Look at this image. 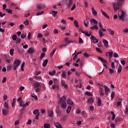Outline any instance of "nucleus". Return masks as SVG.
<instances>
[{"mask_svg": "<svg viewBox=\"0 0 128 128\" xmlns=\"http://www.w3.org/2000/svg\"><path fill=\"white\" fill-rule=\"evenodd\" d=\"M20 64H22V61L20 60H16L13 64V70H16L20 66Z\"/></svg>", "mask_w": 128, "mask_h": 128, "instance_id": "1", "label": "nucleus"}, {"mask_svg": "<svg viewBox=\"0 0 128 128\" xmlns=\"http://www.w3.org/2000/svg\"><path fill=\"white\" fill-rule=\"evenodd\" d=\"M66 98L65 96H63L61 98H60V102H62L61 106L62 108H66Z\"/></svg>", "mask_w": 128, "mask_h": 128, "instance_id": "2", "label": "nucleus"}, {"mask_svg": "<svg viewBox=\"0 0 128 128\" xmlns=\"http://www.w3.org/2000/svg\"><path fill=\"white\" fill-rule=\"evenodd\" d=\"M114 10H118L120 8V4L118 2L112 4Z\"/></svg>", "mask_w": 128, "mask_h": 128, "instance_id": "3", "label": "nucleus"}, {"mask_svg": "<svg viewBox=\"0 0 128 128\" xmlns=\"http://www.w3.org/2000/svg\"><path fill=\"white\" fill-rule=\"evenodd\" d=\"M118 16L120 18V20H124V10H120L118 12Z\"/></svg>", "mask_w": 128, "mask_h": 128, "instance_id": "4", "label": "nucleus"}, {"mask_svg": "<svg viewBox=\"0 0 128 128\" xmlns=\"http://www.w3.org/2000/svg\"><path fill=\"white\" fill-rule=\"evenodd\" d=\"M34 114H36V120H38V116H40V110H35L33 112Z\"/></svg>", "mask_w": 128, "mask_h": 128, "instance_id": "5", "label": "nucleus"}, {"mask_svg": "<svg viewBox=\"0 0 128 128\" xmlns=\"http://www.w3.org/2000/svg\"><path fill=\"white\" fill-rule=\"evenodd\" d=\"M54 125L56 128H62V125L58 122H54Z\"/></svg>", "mask_w": 128, "mask_h": 128, "instance_id": "6", "label": "nucleus"}, {"mask_svg": "<svg viewBox=\"0 0 128 128\" xmlns=\"http://www.w3.org/2000/svg\"><path fill=\"white\" fill-rule=\"evenodd\" d=\"M91 36H92L91 40H92V42H94V44H98V40L96 39L92 35Z\"/></svg>", "mask_w": 128, "mask_h": 128, "instance_id": "7", "label": "nucleus"}, {"mask_svg": "<svg viewBox=\"0 0 128 128\" xmlns=\"http://www.w3.org/2000/svg\"><path fill=\"white\" fill-rule=\"evenodd\" d=\"M61 86L64 88H68V84H66V81L62 80L61 81Z\"/></svg>", "mask_w": 128, "mask_h": 128, "instance_id": "8", "label": "nucleus"}, {"mask_svg": "<svg viewBox=\"0 0 128 128\" xmlns=\"http://www.w3.org/2000/svg\"><path fill=\"white\" fill-rule=\"evenodd\" d=\"M102 42L104 44V46H106V48H108V40H106V39H104L102 40Z\"/></svg>", "mask_w": 128, "mask_h": 128, "instance_id": "9", "label": "nucleus"}, {"mask_svg": "<svg viewBox=\"0 0 128 128\" xmlns=\"http://www.w3.org/2000/svg\"><path fill=\"white\" fill-rule=\"evenodd\" d=\"M44 8H46V6H44V4H40L38 6V10H44Z\"/></svg>", "mask_w": 128, "mask_h": 128, "instance_id": "10", "label": "nucleus"}, {"mask_svg": "<svg viewBox=\"0 0 128 128\" xmlns=\"http://www.w3.org/2000/svg\"><path fill=\"white\" fill-rule=\"evenodd\" d=\"M65 42H66V44H72V42H74L69 40L68 38H66L64 39Z\"/></svg>", "mask_w": 128, "mask_h": 128, "instance_id": "11", "label": "nucleus"}, {"mask_svg": "<svg viewBox=\"0 0 128 128\" xmlns=\"http://www.w3.org/2000/svg\"><path fill=\"white\" fill-rule=\"evenodd\" d=\"M104 90H105V93L108 94L110 92V90L108 88L107 86H104Z\"/></svg>", "mask_w": 128, "mask_h": 128, "instance_id": "12", "label": "nucleus"}, {"mask_svg": "<svg viewBox=\"0 0 128 128\" xmlns=\"http://www.w3.org/2000/svg\"><path fill=\"white\" fill-rule=\"evenodd\" d=\"M101 12L102 14H103V16H105V18H106L108 19L110 18V16H108V14H106V12H104L102 10H101Z\"/></svg>", "mask_w": 128, "mask_h": 128, "instance_id": "13", "label": "nucleus"}, {"mask_svg": "<svg viewBox=\"0 0 128 128\" xmlns=\"http://www.w3.org/2000/svg\"><path fill=\"white\" fill-rule=\"evenodd\" d=\"M54 114V112L52 110L48 111V118H52V115Z\"/></svg>", "mask_w": 128, "mask_h": 128, "instance_id": "14", "label": "nucleus"}, {"mask_svg": "<svg viewBox=\"0 0 128 128\" xmlns=\"http://www.w3.org/2000/svg\"><path fill=\"white\" fill-rule=\"evenodd\" d=\"M2 113L4 116H6L8 114V110L6 109H4L2 110Z\"/></svg>", "mask_w": 128, "mask_h": 128, "instance_id": "15", "label": "nucleus"}, {"mask_svg": "<svg viewBox=\"0 0 128 128\" xmlns=\"http://www.w3.org/2000/svg\"><path fill=\"white\" fill-rule=\"evenodd\" d=\"M92 14L93 16H98V12L94 10V8H92Z\"/></svg>", "mask_w": 128, "mask_h": 128, "instance_id": "16", "label": "nucleus"}, {"mask_svg": "<svg viewBox=\"0 0 128 128\" xmlns=\"http://www.w3.org/2000/svg\"><path fill=\"white\" fill-rule=\"evenodd\" d=\"M52 88L53 90H60V85L58 84H54L52 86Z\"/></svg>", "mask_w": 128, "mask_h": 128, "instance_id": "17", "label": "nucleus"}, {"mask_svg": "<svg viewBox=\"0 0 128 128\" xmlns=\"http://www.w3.org/2000/svg\"><path fill=\"white\" fill-rule=\"evenodd\" d=\"M98 60H101V62H103V64H107V62H108V61H106V60L103 59L101 57H98Z\"/></svg>", "mask_w": 128, "mask_h": 128, "instance_id": "18", "label": "nucleus"}, {"mask_svg": "<svg viewBox=\"0 0 128 128\" xmlns=\"http://www.w3.org/2000/svg\"><path fill=\"white\" fill-rule=\"evenodd\" d=\"M90 29L92 30H98V26L94 24L93 25V26H91L90 27Z\"/></svg>", "mask_w": 128, "mask_h": 128, "instance_id": "19", "label": "nucleus"}, {"mask_svg": "<svg viewBox=\"0 0 128 128\" xmlns=\"http://www.w3.org/2000/svg\"><path fill=\"white\" fill-rule=\"evenodd\" d=\"M81 32H82V34H84L85 36H90V34H91V32L88 33L86 32H84L82 30L81 31Z\"/></svg>", "mask_w": 128, "mask_h": 128, "instance_id": "20", "label": "nucleus"}, {"mask_svg": "<svg viewBox=\"0 0 128 128\" xmlns=\"http://www.w3.org/2000/svg\"><path fill=\"white\" fill-rule=\"evenodd\" d=\"M87 102H88V104H93L94 103V98H89Z\"/></svg>", "mask_w": 128, "mask_h": 128, "instance_id": "21", "label": "nucleus"}, {"mask_svg": "<svg viewBox=\"0 0 128 128\" xmlns=\"http://www.w3.org/2000/svg\"><path fill=\"white\" fill-rule=\"evenodd\" d=\"M48 60H44V62H42V66H44V68H46V64H48Z\"/></svg>", "mask_w": 128, "mask_h": 128, "instance_id": "22", "label": "nucleus"}, {"mask_svg": "<svg viewBox=\"0 0 128 128\" xmlns=\"http://www.w3.org/2000/svg\"><path fill=\"white\" fill-rule=\"evenodd\" d=\"M90 22H92L94 24H98V20H96L94 18H92L90 20Z\"/></svg>", "mask_w": 128, "mask_h": 128, "instance_id": "23", "label": "nucleus"}, {"mask_svg": "<svg viewBox=\"0 0 128 128\" xmlns=\"http://www.w3.org/2000/svg\"><path fill=\"white\" fill-rule=\"evenodd\" d=\"M67 104H70L71 106H72L74 104V102H72V101L70 99H68L67 100Z\"/></svg>", "mask_w": 128, "mask_h": 128, "instance_id": "24", "label": "nucleus"}, {"mask_svg": "<svg viewBox=\"0 0 128 128\" xmlns=\"http://www.w3.org/2000/svg\"><path fill=\"white\" fill-rule=\"evenodd\" d=\"M16 98H13V102L12 104V108H14V106H16Z\"/></svg>", "mask_w": 128, "mask_h": 128, "instance_id": "25", "label": "nucleus"}, {"mask_svg": "<svg viewBox=\"0 0 128 128\" xmlns=\"http://www.w3.org/2000/svg\"><path fill=\"white\" fill-rule=\"evenodd\" d=\"M44 128H50V124H44Z\"/></svg>", "mask_w": 128, "mask_h": 128, "instance_id": "26", "label": "nucleus"}, {"mask_svg": "<svg viewBox=\"0 0 128 128\" xmlns=\"http://www.w3.org/2000/svg\"><path fill=\"white\" fill-rule=\"evenodd\" d=\"M122 70V65L120 64L118 70V73L120 74V72H121Z\"/></svg>", "mask_w": 128, "mask_h": 128, "instance_id": "27", "label": "nucleus"}, {"mask_svg": "<svg viewBox=\"0 0 128 128\" xmlns=\"http://www.w3.org/2000/svg\"><path fill=\"white\" fill-rule=\"evenodd\" d=\"M20 38L22 40L26 38V34H22L20 36Z\"/></svg>", "mask_w": 128, "mask_h": 128, "instance_id": "28", "label": "nucleus"}, {"mask_svg": "<svg viewBox=\"0 0 128 128\" xmlns=\"http://www.w3.org/2000/svg\"><path fill=\"white\" fill-rule=\"evenodd\" d=\"M62 76L64 78H66V71H62Z\"/></svg>", "mask_w": 128, "mask_h": 128, "instance_id": "29", "label": "nucleus"}, {"mask_svg": "<svg viewBox=\"0 0 128 128\" xmlns=\"http://www.w3.org/2000/svg\"><path fill=\"white\" fill-rule=\"evenodd\" d=\"M44 56H46V54L44 53H42L40 57V60H42V58H44Z\"/></svg>", "mask_w": 128, "mask_h": 128, "instance_id": "30", "label": "nucleus"}, {"mask_svg": "<svg viewBox=\"0 0 128 128\" xmlns=\"http://www.w3.org/2000/svg\"><path fill=\"white\" fill-rule=\"evenodd\" d=\"M70 110H72V106H69L66 110L67 114H70Z\"/></svg>", "mask_w": 128, "mask_h": 128, "instance_id": "31", "label": "nucleus"}, {"mask_svg": "<svg viewBox=\"0 0 128 128\" xmlns=\"http://www.w3.org/2000/svg\"><path fill=\"white\" fill-rule=\"evenodd\" d=\"M24 64H25L24 62H23L22 64V65H21V70H22V72H24Z\"/></svg>", "mask_w": 128, "mask_h": 128, "instance_id": "32", "label": "nucleus"}, {"mask_svg": "<svg viewBox=\"0 0 128 128\" xmlns=\"http://www.w3.org/2000/svg\"><path fill=\"white\" fill-rule=\"evenodd\" d=\"M122 104V99L119 98L117 102V106H120V105Z\"/></svg>", "mask_w": 128, "mask_h": 128, "instance_id": "33", "label": "nucleus"}, {"mask_svg": "<svg viewBox=\"0 0 128 128\" xmlns=\"http://www.w3.org/2000/svg\"><path fill=\"white\" fill-rule=\"evenodd\" d=\"M67 6H68V8H70V6H72V0H69V3L67 4Z\"/></svg>", "mask_w": 128, "mask_h": 128, "instance_id": "34", "label": "nucleus"}, {"mask_svg": "<svg viewBox=\"0 0 128 128\" xmlns=\"http://www.w3.org/2000/svg\"><path fill=\"white\" fill-rule=\"evenodd\" d=\"M74 26H76V28H78V22L77 20L74 21Z\"/></svg>", "mask_w": 128, "mask_h": 128, "instance_id": "35", "label": "nucleus"}, {"mask_svg": "<svg viewBox=\"0 0 128 128\" xmlns=\"http://www.w3.org/2000/svg\"><path fill=\"white\" fill-rule=\"evenodd\" d=\"M34 88H38L40 86V83L38 82H36L34 84Z\"/></svg>", "mask_w": 128, "mask_h": 128, "instance_id": "36", "label": "nucleus"}, {"mask_svg": "<svg viewBox=\"0 0 128 128\" xmlns=\"http://www.w3.org/2000/svg\"><path fill=\"white\" fill-rule=\"evenodd\" d=\"M111 114L112 115V120H114V118H116V114H114V112L112 111L110 112Z\"/></svg>", "mask_w": 128, "mask_h": 128, "instance_id": "37", "label": "nucleus"}, {"mask_svg": "<svg viewBox=\"0 0 128 128\" xmlns=\"http://www.w3.org/2000/svg\"><path fill=\"white\" fill-rule=\"evenodd\" d=\"M24 24H25V26H28L30 22L28 21V20H26L24 22Z\"/></svg>", "mask_w": 128, "mask_h": 128, "instance_id": "38", "label": "nucleus"}, {"mask_svg": "<svg viewBox=\"0 0 128 128\" xmlns=\"http://www.w3.org/2000/svg\"><path fill=\"white\" fill-rule=\"evenodd\" d=\"M52 12L53 13L51 12L50 14H52L54 18H56V14H58V12H56V11H54V10H52Z\"/></svg>", "mask_w": 128, "mask_h": 128, "instance_id": "39", "label": "nucleus"}, {"mask_svg": "<svg viewBox=\"0 0 128 128\" xmlns=\"http://www.w3.org/2000/svg\"><path fill=\"white\" fill-rule=\"evenodd\" d=\"M34 52V48H30L28 50V54H32Z\"/></svg>", "mask_w": 128, "mask_h": 128, "instance_id": "40", "label": "nucleus"}, {"mask_svg": "<svg viewBox=\"0 0 128 128\" xmlns=\"http://www.w3.org/2000/svg\"><path fill=\"white\" fill-rule=\"evenodd\" d=\"M99 94L100 96H104V90L100 88L99 90Z\"/></svg>", "mask_w": 128, "mask_h": 128, "instance_id": "41", "label": "nucleus"}, {"mask_svg": "<svg viewBox=\"0 0 128 128\" xmlns=\"http://www.w3.org/2000/svg\"><path fill=\"white\" fill-rule=\"evenodd\" d=\"M48 74L50 76H54L56 74V70H54L52 72H50Z\"/></svg>", "mask_w": 128, "mask_h": 128, "instance_id": "42", "label": "nucleus"}, {"mask_svg": "<svg viewBox=\"0 0 128 128\" xmlns=\"http://www.w3.org/2000/svg\"><path fill=\"white\" fill-rule=\"evenodd\" d=\"M85 94L88 96H92L90 92H86Z\"/></svg>", "mask_w": 128, "mask_h": 128, "instance_id": "43", "label": "nucleus"}, {"mask_svg": "<svg viewBox=\"0 0 128 128\" xmlns=\"http://www.w3.org/2000/svg\"><path fill=\"white\" fill-rule=\"evenodd\" d=\"M108 30L109 34H111V36H113V34H114V32L112 30H110V29H109Z\"/></svg>", "mask_w": 128, "mask_h": 128, "instance_id": "44", "label": "nucleus"}, {"mask_svg": "<svg viewBox=\"0 0 128 128\" xmlns=\"http://www.w3.org/2000/svg\"><path fill=\"white\" fill-rule=\"evenodd\" d=\"M98 32L100 38H102V36H104V34H102V31L99 30Z\"/></svg>", "mask_w": 128, "mask_h": 128, "instance_id": "45", "label": "nucleus"}, {"mask_svg": "<svg viewBox=\"0 0 128 128\" xmlns=\"http://www.w3.org/2000/svg\"><path fill=\"white\" fill-rule=\"evenodd\" d=\"M31 96L33 98H34V100H38V96H36L34 94H32L31 95Z\"/></svg>", "mask_w": 128, "mask_h": 128, "instance_id": "46", "label": "nucleus"}, {"mask_svg": "<svg viewBox=\"0 0 128 128\" xmlns=\"http://www.w3.org/2000/svg\"><path fill=\"white\" fill-rule=\"evenodd\" d=\"M20 106H22L23 108H24V103L23 100L20 101Z\"/></svg>", "mask_w": 128, "mask_h": 128, "instance_id": "47", "label": "nucleus"}, {"mask_svg": "<svg viewBox=\"0 0 128 128\" xmlns=\"http://www.w3.org/2000/svg\"><path fill=\"white\" fill-rule=\"evenodd\" d=\"M108 54L109 55L110 58H112V52H108V53H106V56H108Z\"/></svg>", "mask_w": 128, "mask_h": 128, "instance_id": "48", "label": "nucleus"}, {"mask_svg": "<svg viewBox=\"0 0 128 128\" xmlns=\"http://www.w3.org/2000/svg\"><path fill=\"white\" fill-rule=\"evenodd\" d=\"M100 104H102V100L99 99L97 102V105L100 106Z\"/></svg>", "mask_w": 128, "mask_h": 128, "instance_id": "49", "label": "nucleus"}, {"mask_svg": "<svg viewBox=\"0 0 128 128\" xmlns=\"http://www.w3.org/2000/svg\"><path fill=\"white\" fill-rule=\"evenodd\" d=\"M110 96L112 100L114 98V92H112Z\"/></svg>", "mask_w": 128, "mask_h": 128, "instance_id": "50", "label": "nucleus"}, {"mask_svg": "<svg viewBox=\"0 0 128 128\" xmlns=\"http://www.w3.org/2000/svg\"><path fill=\"white\" fill-rule=\"evenodd\" d=\"M79 44H84V41L82 38H79Z\"/></svg>", "mask_w": 128, "mask_h": 128, "instance_id": "51", "label": "nucleus"}, {"mask_svg": "<svg viewBox=\"0 0 128 128\" xmlns=\"http://www.w3.org/2000/svg\"><path fill=\"white\" fill-rule=\"evenodd\" d=\"M4 106L6 108H8V102H6L4 104Z\"/></svg>", "mask_w": 128, "mask_h": 128, "instance_id": "52", "label": "nucleus"}, {"mask_svg": "<svg viewBox=\"0 0 128 128\" xmlns=\"http://www.w3.org/2000/svg\"><path fill=\"white\" fill-rule=\"evenodd\" d=\"M6 12H8V14H11V12H12V10L10 9H8V8H6Z\"/></svg>", "mask_w": 128, "mask_h": 128, "instance_id": "53", "label": "nucleus"}, {"mask_svg": "<svg viewBox=\"0 0 128 128\" xmlns=\"http://www.w3.org/2000/svg\"><path fill=\"white\" fill-rule=\"evenodd\" d=\"M14 50H10V56H14Z\"/></svg>", "mask_w": 128, "mask_h": 128, "instance_id": "54", "label": "nucleus"}, {"mask_svg": "<svg viewBox=\"0 0 128 128\" xmlns=\"http://www.w3.org/2000/svg\"><path fill=\"white\" fill-rule=\"evenodd\" d=\"M122 119L120 118H116V122H120Z\"/></svg>", "mask_w": 128, "mask_h": 128, "instance_id": "55", "label": "nucleus"}, {"mask_svg": "<svg viewBox=\"0 0 128 128\" xmlns=\"http://www.w3.org/2000/svg\"><path fill=\"white\" fill-rule=\"evenodd\" d=\"M13 40H16V35L14 34L12 36Z\"/></svg>", "mask_w": 128, "mask_h": 128, "instance_id": "56", "label": "nucleus"}, {"mask_svg": "<svg viewBox=\"0 0 128 128\" xmlns=\"http://www.w3.org/2000/svg\"><path fill=\"white\" fill-rule=\"evenodd\" d=\"M54 52H56V50H54L50 54V56L52 57L54 54Z\"/></svg>", "mask_w": 128, "mask_h": 128, "instance_id": "57", "label": "nucleus"}, {"mask_svg": "<svg viewBox=\"0 0 128 128\" xmlns=\"http://www.w3.org/2000/svg\"><path fill=\"white\" fill-rule=\"evenodd\" d=\"M81 112H82V110H80V109H78V110H77V112H76V114H78V116H80V114Z\"/></svg>", "mask_w": 128, "mask_h": 128, "instance_id": "58", "label": "nucleus"}, {"mask_svg": "<svg viewBox=\"0 0 128 128\" xmlns=\"http://www.w3.org/2000/svg\"><path fill=\"white\" fill-rule=\"evenodd\" d=\"M20 124V120H16L14 122L15 126H18V124Z\"/></svg>", "mask_w": 128, "mask_h": 128, "instance_id": "59", "label": "nucleus"}, {"mask_svg": "<svg viewBox=\"0 0 128 128\" xmlns=\"http://www.w3.org/2000/svg\"><path fill=\"white\" fill-rule=\"evenodd\" d=\"M44 12H38V13H37V14H36V16H42V14H44Z\"/></svg>", "mask_w": 128, "mask_h": 128, "instance_id": "60", "label": "nucleus"}, {"mask_svg": "<svg viewBox=\"0 0 128 128\" xmlns=\"http://www.w3.org/2000/svg\"><path fill=\"white\" fill-rule=\"evenodd\" d=\"M6 16V14H4V13L2 12H0V16L1 18H3V16Z\"/></svg>", "mask_w": 128, "mask_h": 128, "instance_id": "61", "label": "nucleus"}, {"mask_svg": "<svg viewBox=\"0 0 128 128\" xmlns=\"http://www.w3.org/2000/svg\"><path fill=\"white\" fill-rule=\"evenodd\" d=\"M113 56L114 58H118V54L114 52L113 54Z\"/></svg>", "mask_w": 128, "mask_h": 128, "instance_id": "62", "label": "nucleus"}, {"mask_svg": "<svg viewBox=\"0 0 128 128\" xmlns=\"http://www.w3.org/2000/svg\"><path fill=\"white\" fill-rule=\"evenodd\" d=\"M109 72H110V74H114V70H112V68L109 69Z\"/></svg>", "mask_w": 128, "mask_h": 128, "instance_id": "63", "label": "nucleus"}, {"mask_svg": "<svg viewBox=\"0 0 128 128\" xmlns=\"http://www.w3.org/2000/svg\"><path fill=\"white\" fill-rule=\"evenodd\" d=\"M123 32L124 34H126V32H128V28L124 29L123 30Z\"/></svg>", "mask_w": 128, "mask_h": 128, "instance_id": "64", "label": "nucleus"}]
</instances>
